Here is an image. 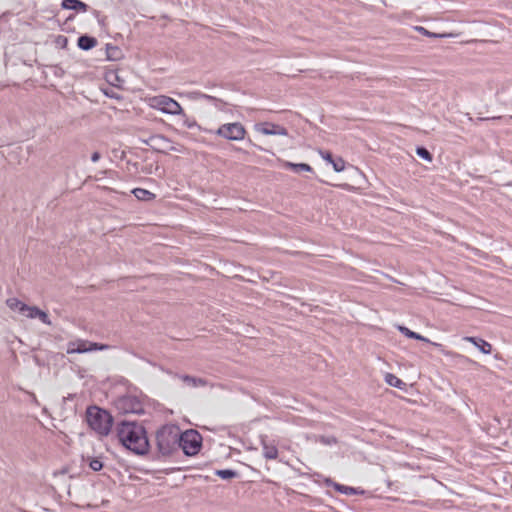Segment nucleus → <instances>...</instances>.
Returning a JSON list of instances; mask_svg holds the SVG:
<instances>
[{
    "label": "nucleus",
    "instance_id": "obj_1",
    "mask_svg": "<svg viewBox=\"0 0 512 512\" xmlns=\"http://www.w3.org/2000/svg\"><path fill=\"white\" fill-rule=\"evenodd\" d=\"M117 436L123 446L136 455L148 453L150 445L144 426L135 421H121L117 425Z\"/></svg>",
    "mask_w": 512,
    "mask_h": 512
},
{
    "label": "nucleus",
    "instance_id": "obj_2",
    "mask_svg": "<svg viewBox=\"0 0 512 512\" xmlns=\"http://www.w3.org/2000/svg\"><path fill=\"white\" fill-rule=\"evenodd\" d=\"M88 425L100 435H108L113 425L111 414L97 406H90L86 410Z\"/></svg>",
    "mask_w": 512,
    "mask_h": 512
},
{
    "label": "nucleus",
    "instance_id": "obj_3",
    "mask_svg": "<svg viewBox=\"0 0 512 512\" xmlns=\"http://www.w3.org/2000/svg\"><path fill=\"white\" fill-rule=\"evenodd\" d=\"M178 431L175 426L164 425L156 433V445L161 456H170L178 449Z\"/></svg>",
    "mask_w": 512,
    "mask_h": 512
},
{
    "label": "nucleus",
    "instance_id": "obj_4",
    "mask_svg": "<svg viewBox=\"0 0 512 512\" xmlns=\"http://www.w3.org/2000/svg\"><path fill=\"white\" fill-rule=\"evenodd\" d=\"M202 446V436L196 430L190 429L185 432L178 431V448H181L185 455H196Z\"/></svg>",
    "mask_w": 512,
    "mask_h": 512
},
{
    "label": "nucleus",
    "instance_id": "obj_5",
    "mask_svg": "<svg viewBox=\"0 0 512 512\" xmlns=\"http://www.w3.org/2000/svg\"><path fill=\"white\" fill-rule=\"evenodd\" d=\"M115 408L121 414H143L144 405L142 400L131 394H126L118 397L114 401Z\"/></svg>",
    "mask_w": 512,
    "mask_h": 512
},
{
    "label": "nucleus",
    "instance_id": "obj_6",
    "mask_svg": "<svg viewBox=\"0 0 512 512\" xmlns=\"http://www.w3.org/2000/svg\"><path fill=\"white\" fill-rule=\"evenodd\" d=\"M151 106L163 113L171 115L182 114L181 105L173 98L166 95L155 96L151 99Z\"/></svg>",
    "mask_w": 512,
    "mask_h": 512
},
{
    "label": "nucleus",
    "instance_id": "obj_7",
    "mask_svg": "<svg viewBox=\"0 0 512 512\" xmlns=\"http://www.w3.org/2000/svg\"><path fill=\"white\" fill-rule=\"evenodd\" d=\"M216 135L231 141H239L244 139L246 130L239 122L226 123L216 130Z\"/></svg>",
    "mask_w": 512,
    "mask_h": 512
},
{
    "label": "nucleus",
    "instance_id": "obj_8",
    "mask_svg": "<svg viewBox=\"0 0 512 512\" xmlns=\"http://www.w3.org/2000/svg\"><path fill=\"white\" fill-rule=\"evenodd\" d=\"M257 131L264 135H281V136H287L288 131L285 127L273 124V123H263L260 125H257Z\"/></svg>",
    "mask_w": 512,
    "mask_h": 512
},
{
    "label": "nucleus",
    "instance_id": "obj_9",
    "mask_svg": "<svg viewBox=\"0 0 512 512\" xmlns=\"http://www.w3.org/2000/svg\"><path fill=\"white\" fill-rule=\"evenodd\" d=\"M464 341L472 343L484 354H490L492 352V345L482 338L467 336L464 337Z\"/></svg>",
    "mask_w": 512,
    "mask_h": 512
},
{
    "label": "nucleus",
    "instance_id": "obj_10",
    "mask_svg": "<svg viewBox=\"0 0 512 512\" xmlns=\"http://www.w3.org/2000/svg\"><path fill=\"white\" fill-rule=\"evenodd\" d=\"M63 9L75 10L77 12H87L89 6L80 0H63L61 4Z\"/></svg>",
    "mask_w": 512,
    "mask_h": 512
},
{
    "label": "nucleus",
    "instance_id": "obj_11",
    "mask_svg": "<svg viewBox=\"0 0 512 512\" xmlns=\"http://www.w3.org/2000/svg\"><path fill=\"white\" fill-rule=\"evenodd\" d=\"M325 484L327 486H332L336 491H338L341 494L356 495L359 493L356 488L336 483L331 479H326Z\"/></svg>",
    "mask_w": 512,
    "mask_h": 512
},
{
    "label": "nucleus",
    "instance_id": "obj_12",
    "mask_svg": "<svg viewBox=\"0 0 512 512\" xmlns=\"http://www.w3.org/2000/svg\"><path fill=\"white\" fill-rule=\"evenodd\" d=\"M398 330L403 334L405 335L406 337L408 338H411V339H416V340H420V341H423V342H427V343H430L432 345H434L435 347H442L441 344L439 343H435V342H432L430 341L428 338L414 332V331H411L410 329H408L407 327L405 326H399L398 327Z\"/></svg>",
    "mask_w": 512,
    "mask_h": 512
},
{
    "label": "nucleus",
    "instance_id": "obj_13",
    "mask_svg": "<svg viewBox=\"0 0 512 512\" xmlns=\"http://www.w3.org/2000/svg\"><path fill=\"white\" fill-rule=\"evenodd\" d=\"M97 45V39L89 35H81L77 40V46L84 51L91 50Z\"/></svg>",
    "mask_w": 512,
    "mask_h": 512
},
{
    "label": "nucleus",
    "instance_id": "obj_14",
    "mask_svg": "<svg viewBox=\"0 0 512 512\" xmlns=\"http://www.w3.org/2000/svg\"><path fill=\"white\" fill-rule=\"evenodd\" d=\"M282 167L286 170H291L295 173H300L302 171H305V172L313 171V168L309 164H306V163H292L289 161H284L282 163Z\"/></svg>",
    "mask_w": 512,
    "mask_h": 512
},
{
    "label": "nucleus",
    "instance_id": "obj_15",
    "mask_svg": "<svg viewBox=\"0 0 512 512\" xmlns=\"http://www.w3.org/2000/svg\"><path fill=\"white\" fill-rule=\"evenodd\" d=\"M179 379H181L187 386L189 387H198V386H206L207 380L203 378H198L190 375H175Z\"/></svg>",
    "mask_w": 512,
    "mask_h": 512
},
{
    "label": "nucleus",
    "instance_id": "obj_16",
    "mask_svg": "<svg viewBox=\"0 0 512 512\" xmlns=\"http://www.w3.org/2000/svg\"><path fill=\"white\" fill-rule=\"evenodd\" d=\"M263 447V455L266 459L274 460L278 457V449L274 444H269L264 438L261 440Z\"/></svg>",
    "mask_w": 512,
    "mask_h": 512
},
{
    "label": "nucleus",
    "instance_id": "obj_17",
    "mask_svg": "<svg viewBox=\"0 0 512 512\" xmlns=\"http://www.w3.org/2000/svg\"><path fill=\"white\" fill-rule=\"evenodd\" d=\"M106 57L107 60L110 61H118L123 57L122 50L115 45L107 44L106 45Z\"/></svg>",
    "mask_w": 512,
    "mask_h": 512
},
{
    "label": "nucleus",
    "instance_id": "obj_18",
    "mask_svg": "<svg viewBox=\"0 0 512 512\" xmlns=\"http://www.w3.org/2000/svg\"><path fill=\"white\" fill-rule=\"evenodd\" d=\"M6 304H7V306L11 310H14V311L17 310L21 314H25L26 313V309H28V305L23 303L22 301H20L17 298H9V299H7Z\"/></svg>",
    "mask_w": 512,
    "mask_h": 512
},
{
    "label": "nucleus",
    "instance_id": "obj_19",
    "mask_svg": "<svg viewBox=\"0 0 512 512\" xmlns=\"http://www.w3.org/2000/svg\"><path fill=\"white\" fill-rule=\"evenodd\" d=\"M385 381L388 385L398 388L400 390H404L406 388V383L392 373H387L385 375Z\"/></svg>",
    "mask_w": 512,
    "mask_h": 512
},
{
    "label": "nucleus",
    "instance_id": "obj_20",
    "mask_svg": "<svg viewBox=\"0 0 512 512\" xmlns=\"http://www.w3.org/2000/svg\"><path fill=\"white\" fill-rule=\"evenodd\" d=\"M197 99L205 100L211 104H213L216 108H221L222 105H224V101L220 98L204 94L201 92L195 93Z\"/></svg>",
    "mask_w": 512,
    "mask_h": 512
},
{
    "label": "nucleus",
    "instance_id": "obj_21",
    "mask_svg": "<svg viewBox=\"0 0 512 512\" xmlns=\"http://www.w3.org/2000/svg\"><path fill=\"white\" fill-rule=\"evenodd\" d=\"M132 193L141 201H150L155 198V194L143 188H135L132 190Z\"/></svg>",
    "mask_w": 512,
    "mask_h": 512
},
{
    "label": "nucleus",
    "instance_id": "obj_22",
    "mask_svg": "<svg viewBox=\"0 0 512 512\" xmlns=\"http://www.w3.org/2000/svg\"><path fill=\"white\" fill-rule=\"evenodd\" d=\"M414 29L417 32H419L420 34H422V35H424L426 37H430V38H446V37L450 36L449 34H446V33H434V32H431V31L427 30L423 26H415Z\"/></svg>",
    "mask_w": 512,
    "mask_h": 512
},
{
    "label": "nucleus",
    "instance_id": "obj_23",
    "mask_svg": "<svg viewBox=\"0 0 512 512\" xmlns=\"http://www.w3.org/2000/svg\"><path fill=\"white\" fill-rule=\"evenodd\" d=\"M215 474L221 479L230 480L238 476V472L232 469H220L216 470Z\"/></svg>",
    "mask_w": 512,
    "mask_h": 512
},
{
    "label": "nucleus",
    "instance_id": "obj_24",
    "mask_svg": "<svg viewBox=\"0 0 512 512\" xmlns=\"http://www.w3.org/2000/svg\"><path fill=\"white\" fill-rule=\"evenodd\" d=\"M416 154L425 161L431 162L433 160L432 154L423 146L416 148Z\"/></svg>",
    "mask_w": 512,
    "mask_h": 512
},
{
    "label": "nucleus",
    "instance_id": "obj_25",
    "mask_svg": "<svg viewBox=\"0 0 512 512\" xmlns=\"http://www.w3.org/2000/svg\"><path fill=\"white\" fill-rule=\"evenodd\" d=\"M70 352H76L79 354L91 352V348H89V341H80L77 344V347Z\"/></svg>",
    "mask_w": 512,
    "mask_h": 512
},
{
    "label": "nucleus",
    "instance_id": "obj_26",
    "mask_svg": "<svg viewBox=\"0 0 512 512\" xmlns=\"http://www.w3.org/2000/svg\"><path fill=\"white\" fill-rule=\"evenodd\" d=\"M335 172H342L345 169V161L341 158H335L330 162Z\"/></svg>",
    "mask_w": 512,
    "mask_h": 512
},
{
    "label": "nucleus",
    "instance_id": "obj_27",
    "mask_svg": "<svg viewBox=\"0 0 512 512\" xmlns=\"http://www.w3.org/2000/svg\"><path fill=\"white\" fill-rule=\"evenodd\" d=\"M88 465L93 471H100L103 468V463L100 458H89Z\"/></svg>",
    "mask_w": 512,
    "mask_h": 512
},
{
    "label": "nucleus",
    "instance_id": "obj_28",
    "mask_svg": "<svg viewBox=\"0 0 512 512\" xmlns=\"http://www.w3.org/2000/svg\"><path fill=\"white\" fill-rule=\"evenodd\" d=\"M41 309H39L36 306H28V309H26V313L24 314L26 317L34 319L37 318L38 313H40Z\"/></svg>",
    "mask_w": 512,
    "mask_h": 512
},
{
    "label": "nucleus",
    "instance_id": "obj_29",
    "mask_svg": "<svg viewBox=\"0 0 512 512\" xmlns=\"http://www.w3.org/2000/svg\"><path fill=\"white\" fill-rule=\"evenodd\" d=\"M55 43H56L57 47L64 49L68 45V38L63 35H58L55 39Z\"/></svg>",
    "mask_w": 512,
    "mask_h": 512
},
{
    "label": "nucleus",
    "instance_id": "obj_30",
    "mask_svg": "<svg viewBox=\"0 0 512 512\" xmlns=\"http://www.w3.org/2000/svg\"><path fill=\"white\" fill-rule=\"evenodd\" d=\"M180 115L183 117V124L187 128L191 129V128L197 126L196 121L194 119H190L183 111H182V114H180Z\"/></svg>",
    "mask_w": 512,
    "mask_h": 512
},
{
    "label": "nucleus",
    "instance_id": "obj_31",
    "mask_svg": "<svg viewBox=\"0 0 512 512\" xmlns=\"http://www.w3.org/2000/svg\"><path fill=\"white\" fill-rule=\"evenodd\" d=\"M89 348H91V351H102L107 350L109 346L107 344H101L96 342H89Z\"/></svg>",
    "mask_w": 512,
    "mask_h": 512
},
{
    "label": "nucleus",
    "instance_id": "obj_32",
    "mask_svg": "<svg viewBox=\"0 0 512 512\" xmlns=\"http://www.w3.org/2000/svg\"><path fill=\"white\" fill-rule=\"evenodd\" d=\"M37 318H39L42 323H44L46 325H51L50 318L46 312L41 310L40 313H38Z\"/></svg>",
    "mask_w": 512,
    "mask_h": 512
},
{
    "label": "nucleus",
    "instance_id": "obj_33",
    "mask_svg": "<svg viewBox=\"0 0 512 512\" xmlns=\"http://www.w3.org/2000/svg\"><path fill=\"white\" fill-rule=\"evenodd\" d=\"M320 155L325 161L329 163L334 159L333 155L329 151H320Z\"/></svg>",
    "mask_w": 512,
    "mask_h": 512
},
{
    "label": "nucleus",
    "instance_id": "obj_34",
    "mask_svg": "<svg viewBox=\"0 0 512 512\" xmlns=\"http://www.w3.org/2000/svg\"><path fill=\"white\" fill-rule=\"evenodd\" d=\"M101 155L99 152H94L92 155H91V160L92 162H97L99 161Z\"/></svg>",
    "mask_w": 512,
    "mask_h": 512
},
{
    "label": "nucleus",
    "instance_id": "obj_35",
    "mask_svg": "<svg viewBox=\"0 0 512 512\" xmlns=\"http://www.w3.org/2000/svg\"><path fill=\"white\" fill-rule=\"evenodd\" d=\"M459 358L462 360L463 363H470V362H473L472 360H470L468 357L466 356H463V355H459Z\"/></svg>",
    "mask_w": 512,
    "mask_h": 512
},
{
    "label": "nucleus",
    "instance_id": "obj_36",
    "mask_svg": "<svg viewBox=\"0 0 512 512\" xmlns=\"http://www.w3.org/2000/svg\"><path fill=\"white\" fill-rule=\"evenodd\" d=\"M156 138H159V136H152V137L150 138V140H154V139H156Z\"/></svg>",
    "mask_w": 512,
    "mask_h": 512
},
{
    "label": "nucleus",
    "instance_id": "obj_37",
    "mask_svg": "<svg viewBox=\"0 0 512 512\" xmlns=\"http://www.w3.org/2000/svg\"><path fill=\"white\" fill-rule=\"evenodd\" d=\"M511 119H512V116H511Z\"/></svg>",
    "mask_w": 512,
    "mask_h": 512
}]
</instances>
